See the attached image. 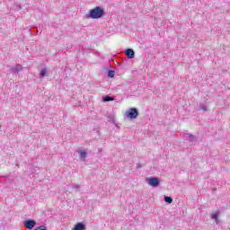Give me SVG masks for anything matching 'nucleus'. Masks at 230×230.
I'll use <instances>...</instances> for the list:
<instances>
[{
    "instance_id": "obj_1",
    "label": "nucleus",
    "mask_w": 230,
    "mask_h": 230,
    "mask_svg": "<svg viewBox=\"0 0 230 230\" xmlns=\"http://www.w3.org/2000/svg\"><path fill=\"white\" fill-rule=\"evenodd\" d=\"M103 13H105L102 7L96 6L90 11L91 19H100L103 17Z\"/></svg>"
},
{
    "instance_id": "obj_2",
    "label": "nucleus",
    "mask_w": 230,
    "mask_h": 230,
    "mask_svg": "<svg viewBox=\"0 0 230 230\" xmlns=\"http://www.w3.org/2000/svg\"><path fill=\"white\" fill-rule=\"evenodd\" d=\"M126 116L128 119H136L139 116V111L136 108H130L126 111Z\"/></svg>"
},
{
    "instance_id": "obj_3",
    "label": "nucleus",
    "mask_w": 230,
    "mask_h": 230,
    "mask_svg": "<svg viewBox=\"0 0 230 230\" xmlns=\"http://www.w3.org/2000/svg\"><path fill=\"white\" fill-rule=\"evenodd\" d=\"M146 182H147V184L153 188H156V186H159L160 184L159 178L155 177L146 178Z\"/></svg>"
},
{
    "instance_id": "obj_4",
    "label": "nucleus",
    "mask_w": 230,
    "mask_h": 230,
    "mask_svg": "<svg viewBox=\"0 0 230 230\" xmlns=\"http://www.w3.org/2000/svg\"><path fill=\"white\" fill-rule=\"evenodd\" d=\"M23 225L26 229H33L37 226V222L33 219H28L23 222Z\"/></svg>"
},
{
    "instance_id": "obj_5",
    "label": "nucleus",
    "mask_w": 230,
    "mask_h": 230,
    "mask_svg": "<svg viewBox=\"0 0 230 230\" xmlns=\"http://www.w3.org/2000/svg\"><path fill=\"white\" fill-rule=\"evenodd\" d=\"M72 230H85V226L83 223H77Z\"/></svg>"
},
{
    "instance_id": "obj_6",
    "label": "nucleus",
    "mask_w": 230,
    "mask_h": 230,
    "mask_svg": "<svg viewBox=\"0 0 230 230\" xmlns=\"http://www.w3.org/2000/svg\"><path fill=\"white\" fill-rule=\"evenodd\" d=\"M126 55L129 58H134V50L132 49H128L126 50Z\"/></svg>"
},
{
    "instance_id": "obj_7",
    "label": "nucleus",
    "mask_w": 230,
    "mask_h": 230,
    "mask_svg": "<svg viewBox=\"0 0 230 230\" xmlns=\"http://www.w3.org/2000/svg\"><path fill=\"white\" fill-rule=\"evenodd\" d=\"M218 211H214L212 214H211V218L213 220H216V222H218Z\"/></svg>"
},
{
    "instance_id": "obj_8",
    "label": "nucleus",
    "mask_w": 230,
    "mask_h": 230,
    "mask_svg": "<svg viewBox=\"0 0 230 230\" xmlns=\"http://www.w3.org/2000/svg\"><path fill=\"white\" fill-rule=\"evenodd\" d=\"M115 72L114 70L108 71V78H114Z\"/></svg>"
},
{
    "instance_id": "obj_9",
    "label": "nucleus",
    "mask_w": 230,
    "mask_h": 230,
    "mask_svg": "<svg viewBox=\"0 0 230 230\" xmlns=\"http://www.w3.org/2000/svg\"><path fill=\"white\" fill-rule=\"evenodd\" d=\"M164 202H167V204H172V202H173V199H172V197H165Z\"/></svg>"
},
{
    "instance_id": "obj_10",
    "label": "nucleus",
    "mask_w": 230,
    "mask_h": 230,
    "mask_svg": "<svg viewBox=\"0 0 230 230\" xmlns=\"http://www.w3.org/2000/svg\"><path fill=\"white\" fill-rule=\"evenodd\" d=\"M104 102H112L114 100V98L111 97V96H106L103 98Z\"/></svg>"
},
{
    "instance_id": "obj_11",
    "label": "nucleus",
    "mask_w": 230,
    "mask_h": 230,
    "mask_svg": "<svg viewBox=\"0 0 230 230\" xmlns=\"http://www.w3.org/2000/svg\"><path fill=\"white\" fill-rule=\"evenodd\" d=\"M47 70L46 68L41 69L40 71V76H46Z\"/></svg>"
},
{
    "instance_id": "obj_12",
    "label": "nucleus",
    "mask_w": 230,
    "mask_h": 230,
    "mask_svg": "<svg viewBox=\"0 0 230 230\" xmlns=\"http://www.w3.org/2000/svg\"><path fill=\"white\" fill-rule=\"evenodd\" d=\"M85 155H87V153L85 151H81L80 152V157H85Z\"/></svg>"
},
{
    "instance_id": "obj_13",
    "label": "nucleus",
    "mask_w": 230,
    "mask_h": 230,
    "mask_svg": "<svg viewBox=\"0 0 230 230\" xmlns=\"http://www.w3.org/2000/svg\"><path fill=\"white\" fill-rule=\"evenodd\" d=\"M190 137H193V135H190Z\"/></svg>"
}]
</instances>
